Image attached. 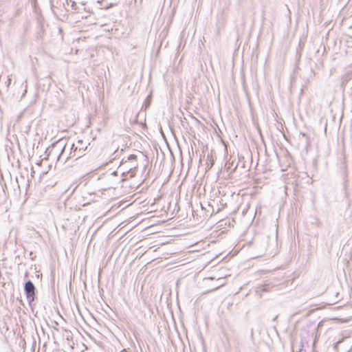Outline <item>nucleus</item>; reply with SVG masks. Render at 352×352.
<instances>
[{"mask_svg": "<svg viewBox=\"0 0 352 352\" xmlns=\"http://www.w3.org/2000/svg\"><path fill=\"white\" fill-rule=\"evenodd\" d=\"M34 286L31 281L26 282L25 285V290L28 296L34 295Z\"/></svg>", "mask_w": 352, "mask_h": 352, "instance_id": "nucleus-1", "label": "nucleus"}, {"mask_svg": "<svg viewBox=\"0 0 352 352\" xmlns=\"http://www.w3.org/2000/svg\"><path fill=\"white\" fill-rule=\"evenodd\" d=\"M137 156L135 155H131L129 156V160H136Z\"/></svg>", "mask_w": 352, "mask_h": 352, "instance_id": "nucleus-2", "label": "nucleus"}]
</instances>
